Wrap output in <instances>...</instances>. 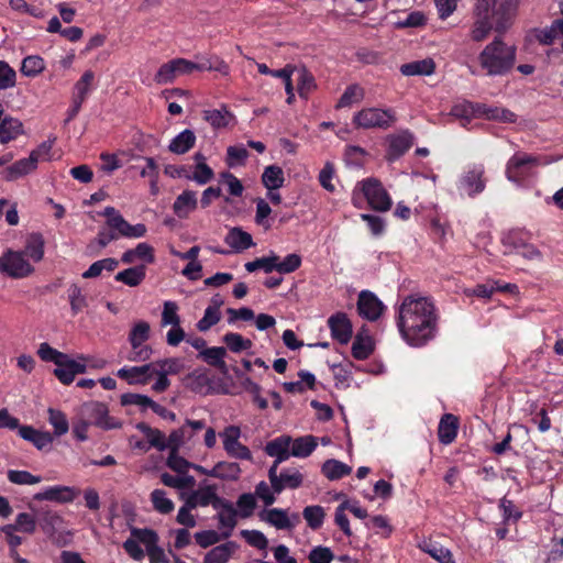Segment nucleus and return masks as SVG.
Listing matches in <instances>:
<instances>
[{
	"label": "nucleus",
	"instance_id": "obj_25",
	"mask_svg": "<svg viewBox=\"0 0 563 563\" xmlns=\"http://www.w3.org/2000/svg\"><path fill=\"white\" fill-rule=\"evenodd\" d=\"M291 437L280 435L266 444L265 452L269 456L275 457L276 464H280L291 456Z\"/></svg>",
	"mask_w": 563,
	"mask_h": 563
},
{
	"label": "nucleus",
	"instance_id": "obj_62",
	"mask_svg": "<svg viewBox=\"0 0 563 563\" xmlns=\"http://www.w3.org/2000/svg\"><path fill=\"white\" fill-rule=\"evenodd\" d=\"M223 342L234 353H240L252 346L251 340L244 339L241 334L234 332L227 333L223 336Z\"/></svg>",
	"mask_w": 563,
	"mask_h": 563
},
{
	"label": "nucleus",
	"instance_id": "obj_51",
	"mask_svg": "<svg viewBox=\"0 0 563 563\" xmlns=\"http://www.w3.org/2000/svg\"><path fill=\"white\" fill-rule=\"evenodd\" d=\"M44 69V59L38 55H30L22 60L20 71L25 77H36Z\"/></svg>",
	"mask_w": 563,
	"mask_h": 563
},
{
	"label": "nucleus",
	"instance_id": "obj_48",
	"mask_svg": "<svg viewBox=\"0 0 563 563\" xmlns=\"http://www.w3.org/2000/svg\"><path fill=\"white\" fill-rule=\"evenodd\" d=\"M67 296L71 313L75 316L82 311L87 306V297L77 284H71L67 289Z\"/></svg>",
	"mask_w": 563,
	"mask_h": 563
},
{
	"label": "nucleus",
	"instance_id": "obj_52",
	"mask_svg": "<svg viewBox=\"0 0 563 563\" xmlns=\"http://www.w3.org/2000/svg\"><path fill=\"white\" fill-rule=\"evenodd\" d=\"M482 108L481 112H478V117H484L488 120H497L501 122H515L516 114L504 108H490L485 104H479Z\"/></svg>",
	"mask_w": 563,
	"mask_h": 563
},
{
	"label": "nucleus",
	"instance_id": "obj_49",
	"mask_svg": "<svg viewBox=\"0 0 563 563\" xmlns=\"http://www.w3.org/2000/svg\"><path fill=\"white\" fill-rule=\"evenodd\" d=\"M560 38H563V19L553 21L549 27L540 31L538 35L539 42L543 45H551Z\"/></svg>",
	"mask_w": 563,
	"mask_h": 563
},
{
	"label": "nucleus",
	"instance_id": "obj_23",
	"mask_svg": "<svg viewBox=\"0 0 563 563\" xmlns=\"http://www.w3.org/2000/svg\"><path fill=\"white\" fill-rule=\"evenodd\" d=\"M117 375L129 385H145L153 377L150 363L141 366H124L117 372Z\"/></svg>",
	"mask_w": 563,
	"mask_h": 563
},
{
	"label": "nucleus",
	"instance_id": "obj_1",
	"mask_svg": "<svg viewBox=\"0 0 563 563\" xmlns=\"http://www.w3.org/2000/svg\"><path fill=\"white\" fill-rule=\"evenodd\" d=\"M437 321L434 303L424 296H406L397 310V328L412 346H421L434 338Z\"/></svg>",
	"mask_w": 563,
	"mask_h": 563
},
{
	"label": "nucleus",
	"instance_id": "obj_37",
	"mask_svg": "<svg viewBox=\"0 0 563 563\" xmlns=\"http://www.w3.org/2000/svg\"><path fill=\"white\" fill-rule=\"evenodd\" d=\"M44 239L40 233H32L27 236L24 250L25 257L30 260V262L38 263L44 257Z\"/></svg>",
	"mask_w": 563,
	"mask_h": 563
},
{
	"label": "nucleus",
	"instance_id": "obj_53",
	"mask_svg": "<svg viewBox=\"0 0 563 563\" xmlns=\"http://www.w3.org/2000/svg\"><path fill=\"white\" fill-rule=\"evenodd\" d=\"M48 422L54 429L56 437L64 435L69 430V423L64 412L58 409L48 408Z\"/></svg>",
	"mask_w": 563,
	"mask_h": 563
},
{
	"label": "nucleus",
	"instance_id": "obj_36",
	"mask_svg": "<svg viewBox=\"0 0 563 563\" xmlns=\"http://www.w3.org/2000/svg\"><path fill=\"white\" fill-rule=\"evenodd\" d=\"M242 470L235 462L220 461L214 465L213 478L225 482H236L240 479Z\"/></svg>",
	"mask_w": 563,
	"mask_h": 563
},
{
	"label": "nucleus",
	"instance_id": "obj_11",
	"mask_svg": "<svg viewBox=\"0 0 563 563\" xmlns=\"http://www.w3.org/2000/svg\"><path fill=\"white\" fill-rule=\"evenodd\" d=\"M241 429L238 426L231 424L225 427L219 437L223 444V450L230 457L239 460H252V453L250 449L241 443Z\"/></svg>",
	"mask_w": 563,
	"mask_h": 563
},
{
	"label": "nucleus",
	"instance_id": "obj_55",
	"mask_svg": "<svg viewBox=\"0 0 563 563\" xmlns=\"http://www.w3.org/2000/svg\"><path fill=\"white\" fill-rule=\"evenodd\" d=\"M412 145V135L410 133H402L393 136L389 142V154L394 157H399L405 154Z\"/></svg>",
	"mask_w": 563,
	"mask_h": 563
},
{
	"label": "nucleus",
	"instance_id": "obj_47",
	"mask_svg": "<svg viewBox=\"0 0 563 563\" xmlns=\"http://www.w3.org/2000/svg\"><path fill=\"white\" fill-rule=\"evenodd\" d=\"M352 468L338 460H328L322 465V473L330 481H335L349 475Z\"/></svg>",
	"mask_w": 563,
	"mask_h": 563
},
{
	"label": "nucleus",
	"instance_id": "obj_19",
	"mask_svg": "<svg viewBox=\"0 0 563 563\" xmlns=\"http://www.w3.org/2000/svg\"><path fill=\"white\" fill-rule=\"evenodd\" d=\"M217 485L202 483L199 488L192 492L186 499L189 507H207L209 505L214 508L222 499L217 494Z\"/></svg>",
	"mask_w": 563,
	"mask_h": 563
},
{
	"label": "nucleus",
	"instance_id": "obj_41",
	"mask_svg": "<svg viewBox=\"0 0 563 563\" xmlns=\"http://www.w3.org/2000/svg\"><path fill=\"white\" fill-rule=\"evenodd\" d=\"M318 442L317 438L313 435H305L299 437L292 440L290 444L291 456L295 457H307L309 456L317 448Z\"/></svg>",
	"mask_w": 563,
	"mask_h": 563
},
{
	"label": "nucleus",
	"instance_id": "obj_26",
	"mask_svg": "<svg viewBox=\"0 0 563 563\" xmlns=\"http://www.w3.org/2000/svg\"><path fill=\"white\" fill-rule=\"evenodd\" d=\"M154 260V250L145 242L139 243L134 249L125 251L121 256V262L124 264H135L140 261L145 266L146 264H152Z\"/></svg>",
	"mask_w": 563,
	"mask_h": 563
},
{
	"label": "nucleus",
	"instance_id": "obj_29",
	"mask_svg": "<svg viewBox=\"0 0 563 563\" xmlns=\"http://www.w3.org/2000/svg\"><path fill=\"white\" fill-rule=\"evenodd\" d=\"M236 550L233 541L216 545L205 554L202 563H228Z\"/></svg>",
	"mask_w": 563,
	"mask_h": 563
},
{
	"label": "nucleus",
	"instance_id": "obj_63",
	"mask_svg": "<svg viewBox=\"0 0 563 563\" xmlns=\"http://www.w3.org/2000/svg\"><path fill=\"white\" fill-rule=\"evenodd\" d=\"M221 313L217 306H208L203 317L198 321L197 328L201 332L208 331L211 327L220 321Z\"/></svg>",
	"mask_w": 563,
	"mask_h": 563
},
{
	"label": "nucleus",
	"instance_id": "obj_60",
	"mask_svg": "<svg viewBox=\"0 0 563 563\" xmlns=\"http://www.w3.org/2000/svg\"><path fill=\"white\" fill-rule=\"evenodd\" d=\"M214 177V173L207 163H200L195 165V169L191 174L186 175L188 180H192L198 185H206Z\"/></svg>",
	"mask_w": 563,
	"mask_h": 563
},
{
	"label": "nucleus",
	"instance_id": "obj_34",
	"mask_svg": "<svg viewBox=\"0 0 563 563\" xmlns=\"http://www.w3.org/2000/svg\"><path fill=\"white\" fill-rule=\"evenodd\" d=\"M365 98V89L358 84H352L345 88L335 104L336 109L351 108L362 102Z\"/></svg>",
	"mask_w": 563,
	"mask_h": 563
},
{
	"label": "nucleus",
	"instance_id": "obj_35",
	"mask_svg": "<svg viewBox=\"0 0 563 563\" xmlns=\"http://www.w3.org/2000/svg\"><path fill=\"white\" fill-rule=\"evenodd\" d=\"M419 549L439 563H455L452 552L438 542L422 541L419 543Z\"/></svg>",
	"mask_w": 563,
	"mask_h": 563
},
{
	"label": "nucleus",
	"instance_id": "obj_39",
	"mask_svg": "<svg viewBox=\"0 0 563 563\" xmlns=\"http://www.w3.org/2000/svg\"><path fill=\"white\" fill-rule=\"evenodd\" d=\"M146 276V266L136 265L124 271L119 272L114 279L130 287L139 286Z\"/></svg>",
	"mask_w": 563,
	"mask_h": 563
},
{
	"label": "nucleus",
	"instance_id": "obj_21",
	"mask_svg": "<svg viewBox=\"0 0 563 563\" xmlns=\"http://www.w3.org/2000/svg\"><path fill=\"white\" fill-rule=\"evenodd\" d=\"M219 528L225 530L223 537L228 538L231 536L234 527L236 526L238 510L233 504L224 498L220 500L218 505H214Z\"/></svg>",
	"mask_w": 563,
	"mask_h": 563
},
{
	"label": "nucleus",
	"instance_id": "obj_10",
	"mask_svg": "<svg viewBox=\"0 0 563 563\" xmlns=\"http://www.w3.org/2000/svg\"><path fill=\"white\" fill-rule=\"evenodd\" d=\"M200 65L186 58H175L163 64L156 71L154 80L158 85H167L173 82L177 77L189 75L195 70H199Z\"/></svg>",
	"mask_w": 563,
	"mask_h": 563
},
{
	"label": "nucleus",
	"instance_id": "obj_64",
	"mask_svg": "<svg viewBox=\"0 0 563 563\" xmlns=\"http://www.w3.org/2000/svg\"><path fill=\"white\" fill-rule=\"evenodd\" d=\"M238 515L242 518H249L253 515L256 507L255 496L251 493H245L239 496L236 500Z\"/></svg>",
	"mask_w": 563,
	"mask_h": 563
},
{
	"label": "nucleus",
	"instance_id": "obj_54",
	"mask_svg": "<svg viewBox=\"0 0 563 563\" xmlns=\"http://www.w3.org/2000/svg\"><path fill=\"white\" fill-rule=\"evenodd\" d=\"M230 118L231 113L225 108L203 111V119L214 129L225 128Z\"/></svg>",
	"mask_w": 563,
	"mask_h": 563
},
{
	"label": "nucleus",
	"instance_id": "obj_57",
	"mask_svg": "<svg viewBox=\"0 0 563 563\" xmlns=\"http://www.w3.org/2000/svg\"><path fill=\"white\" fill-rule=\"evenodd\" d=\"M225 349L222 346L208 347L201 351L200 355L203 360L212 366L219 367L221 371L227 369L225 362L223 361L225 356Z\"/></svg>",
	"mask_w": 563,
	"mask_h": 563
},
{
	"label": "nucleus",
	"instance_id": "obj_6",
	"mask_svg": "<svg viewBox=\"0 0 563 563\" xmlns=\"http://www.w3.org/2000/svg\"><path fill=\"white\" fill-rule=\"evenodd\" d=\"M178 311L179 307L177 302L172 300L164 301L161 317V327H170L166 333V342L169 346L179 345L186 336L185 331L180 325L181 320Z\"/></svg>",
	"mask_w": 563,
	"mask_h": 563
},
{
	"label": "nucleus",
	"instance_id": "obj_15",
	"mask_svg": "<svg viewBox=\"0 0 563 563\" xmlns=\"http://www.w3.org/2000/svg\"><path fill=\"white\" fill-rule=\"evenodd\" d=\"M520 0H493L490 11L495 18V29L498 32L506 31L516 16Z\"/></svg>",
	"mask_w": 563,
	"mask_h": 563
},
{
	"label": "nucleus",
	"instance_id": "obj_43",
	"mask_svg": "<svg viewBox=\"0 0 563 563\" xmlns=\"http://www.w3.org/2000/svg\"><path fill=\"white\" fill-rule=\"evenodd\" d=\"M285 181L284 172L277 165L267 166L262 175V183L267 190H277Z\"/></svg>",
	"mask_w": 563,
	"mask_h": 563
},
{
	"label": "nucleus",
	"instance_id": "obj_59",
	"mask_svg": "<svg viewBox=\"0 0 563 563\" xmlns=\"http://www.w3.org/2000/svg\"><path fill=\"white\" fill-rule=\"evenodd\" d=\"M373 352V342L371 338L357 335L352 344V355L356 360H365Z\"/></svg>",
	"mask_w": 563,
	"mask_h": 563
},
{
	"label": "nucleus",
	"instance_id": "obj_17",
	"mask_svg": "<svg viewBox=\"0 0 563 563\" xmlns=\"http://www.w3.org/2000/svg\"><path fill=\"white\" fill-rule=\"evenodd\" d=\"M384 309L385 306L374 292L368 290H362L360 292L357 311L361 317L368 321H375L382 316Z\"/></svg>",
	"mask_w": 563,
	"mask_h": 563
},
{
	"label": "nucleus",
	"instance_id": "obj_7",
	"mask_svg": "<svg viewBox=\"0 0 563 563\" xmlns=\"http://www.w3.org/2000/svg\"><path fill=\"white\" fill-rule=\"evenodd\" d=\"M77 413L90 426H96L104 430L118 429L121 423L109 416L108 407L99 401H89L82 404Z\"/></svg>",
	"mask_w": 563,
	"mask_h": 563
},
{
	"label": "nucleus",
	"instance_id": "obj_46",
	"mask_svg": "<svg viewBox=\"0 0 563 563\" xmlns=\"http://www.w3.org/2000/svg\"><path fill=\"white\" fill-rule=\"evenodd\" d=\"M301 265V257L296 253L288 254L283 260L274 253V271L279 274H290Z\"/></svg>",
	"mask_w": 563,
	"mask_h": 563
},
{
	"label": "nucleus",
	"instance_id": "obj_44",
	"mask_svg": "<svg viewBox=\"0 0 563 563\" xmlns=\"http://www.w3.org/2000/svg\"><path fill=\"white\" fill-rule=\"evenodd\" d=\"M151 327L147 321L140 320L133 324L129 333V342L131 347L139 345H146L145 342L150 339Z\"/></svg>",
	"mask_w": 563,
	"mask_h": 563
},
{
	"label": "nucleus",
	"instance_id": "obj_18",
	"mask_svg": "<svg viewBox=\"0 0 563 563\" xmlns=\"http://www.w3.org/2000/svg\"><path fill=\"white\" fill-rule=\"evenodd\" d=\"M262 519L279 530H291L300 522L298 514H291L289 516L288 511L282 508H271L266 510L262 515Z\"/></svg>",
	"mask_w": 563,
	"mask_h": 563
},
{
	"label": "nucleus",
	"instance_id": "obj_38",
	"mask_svg": "<svg viewBox=\"0 0 563 563\" xmlns=\"http://www.w3.org/2000/svg\"><path fill=\"white\" fill-rule=\"evenodd\" d=\"M439 440L443 444H450L454 441L457 435V419L451 413H446L442 417L439 429Z\"/></svg>",
	"mask_w": 563,
	"mask_h": 563
},
{
	"label": "nucleus",
	"instance_id": "obj_2",
	"mask_svg": "<svg viewBox=\"0 0 563 563\" xmlns=\"http://www.w3.org/2000/svg\"><path fill=\"white\" fill-rule=\"evenodd\" d=\"M477 60L487 76H505L515 66L516 47L497 36L482 49Z\"/></svg>",
	"mask_w": 563,
	"mask_h": 563
},
{
	"label": "nucleus",
	"instance_id": "obj_22",
	"mask_svg": "<svg viewBox=\"0 0 563 563\" xmlns=\"http://www.w3.org/2000/svg\"><path fill=\"white\" fill-rule=\"evenodd\" d=\"M78 492L76 488L64 485L49 486L34 495V499L37 501L48 500L56 503H71Z\"/></svg>",
	"mask_w": 563,
	"mask_h": 563
},
{
	"label": "nucleus",
	"instance_id": "obj_31",
	"mask_svg": "<svg viewBox=\"0 0 563 563\" xmlns=\"http://www.w3.org/2000/svg\"><path fill=\"white\" fill-rule=\"evenodd\" d=\"M37 167V164L34 162V158L29 155V157L19 159L8 168H5L2 172V176L4 179L11 181L15 180L22 176H25L30 174L31 172L35 170Z\"/></svg>",
	"mask_w": 563,
	"mask_h": 563
},
{
	"label": "nucleus",
	"instance_id": "obj_30",
	"mask_svg": "<svg viewBox=\"0 0 563 563\" xmlns=\"http://www.w3.org/2000/svg\"><path fill=\"white\" fill-rule=\"evenodd\" d=\"M435 71V63L431 57L413 60L400 66L404 76H430Z\"/></svg>",
	"mask_w": 563,
	"mask_h": 563
},
{
	"label": "nucleus",
	"instance_id": "obj_5",
	"mask_svg": "<svg viewBox=\"0 0 563 563\" xmlns=\"http://www.w3.org/2000/svg\"><path fill=\"white\" fill-rule=\"evenodd\" d=\"M461 196L475 197L486 188L485 167L483 164L468 165L456 183Z\"/></svg>",
	"mask_w": 563,
	"mask_h": 563
},
{
	"label": "nucleus",
	"instance_id": "obj_20",
	"mask_svg": "<svg viewBox=\"0 0 563 563\" xmlns=\"http://www.w3.org/2000/svg\"><path fill=\"white\" fill-rule=\"evenodd\" d=\"M331 336L341 344H346L352 338V323L344 312H336L328 319Z\"/></svg>",
	"mask_w": 563,
	"mask_h": 563
},
{
	"label": "nucleus",
	"instance_id": "obj_50",
	"mask_svg": "<svg viewBox=\"0 0 563 563\" xmlns=\"http://www.w3.org/2000/svg\"><path fill=\"white\" fill-rule=\"evenodd\" d=\"M119 265L115 258L108 257L92 263L87 271L82 273L84 278L99 277L103 271L113 272Z\"/></svg>",
	"mask_w": 563,
	"mask_h": 563
},
{
	"label": "nucleus",
	"instance_id": "obj_56",
	"mask_svg": "<svg viewBox=\"0 0 563 563\" xmlns=\"http://www.w3.org/2000/svg\"><path fill=\"white\" fill-rule=\"evenodd\" d=\"M151 501L154 509L163 515L170 514L174 510V503L167 497V494L163 489H154L151 493Z\"/></svg>",
	"mask_w": 563,
	"mask_h": 563
},
{
	"label": "nucleus",
	"instance_id": "obj_16",
	"mask_svg": "<svg viewBox=\"0 0 563 563\" xmlns=\"http://www.w3.org/2000/svg\"><path fill=\"white\" fill-rule=\"evenodd\" d=\"M131 532L141 540L146 549L150 563H168L164 550L158 547V536L152 529L131 528Z\"/></svg>",
	"mask_w": 563,
	"mask_h": 563
},
{
	"label": "nucleus",
	"instance_id": "obj_14",
	"mask_svg": "<svg viewBox=\"0 0 563 563\" xmlns=\"http://www.w3.org/2000/svg\"><path fill=\"white\" fill-rule=\"evenodd\" d=\"M537 164V157L525 153H517L506 165V177L509 181L520 186L522 180L529 176L530 167Z\"/></svg>",
	"mask_w": 563,
	"mask_h": 563
},
{
	"label": "nucleus",
	"instance_id": "obj_32",
	"mask_svg": "<svg viewBox=\"0 0 563 563\" xmlns=\"http://www.w3.org/2000/svg\"><path fill=\"white\" fill-rule=\"evenodd\" d=\"M23 133V124L19 119L4 117L0 122V143L7 144Z\"/></svg>",
	"mask_w": 563,
	"mask_h": 563
},
{
	"label": "nucleus",
	"instance_id": "obj_42",
	"mask_svg": "<svg viewBox=\"0 0 563 563\" xmlns=\"http://www.w3.org/2000/svg\"><path fill=\"white\" fill-rule=\"evenodd\" d=\"M295 73L297 74V91L301 98L307 99L317 87L314 77L303 66L296 67Z\"/></svg>",
	"mask_w": 563,
	"mask_h": 563
},
{
	"label": "nucleus",
	"instance_id": "obj_4",
	"mask_svg": "<svg viewBox=\"0 0 563 563\" xmlns=\"http://www.w3.org/2000/svg\"><path fill=\"white\" fill-rule=\"evenodd\" d=\"M360 188L366 198L371 208L377 211H387L391 207V199L383 187L382 183L376 178H367L360 181L355 189ZM353 203L358 207V198L356 190L353 192Z\"/></svg>",
	"mask_w": 563,
	"mask_h": 563
},
{
	"label": "nucleus",
	"instance_id": "obj_61",
	"mask_svg": "<svg viewBox=\"0 0 563 563\" xmlns=\"http://www.w3.org/2000/svg\"><path fill=\"white\" fill-rule=\"evenodd\" d=\"M302 516L308 526L311 529L317 530L323 523L324 510L321 506H307L302 511Z\"/></svg>",
	"mask_w": 563,
	"mask_h": 563
},
{
	"label": "nucleus",
	"instance_id": "obj_9",
	"mask_svg": "<svg viewBox=\"0 0 563 563\" xmlns=\"http://www.w3.org/2000/svg\"><path fill=\"white\" fill-rule=\"evenodd\" d=\"M101 214L107 218V225L117 231L118 238L137 239L146 234L147 229L143 223L130 224L113 207H106Z\"/></svg>",
	"mask_w": 563,
	"mask_h": 563
},
{
	"label": "nucleus",
	"instance_id": "obj_12",
	"mask_svg": "<svg viewBox=\"0 0 563 563\" xmlns=\"http://www.w3.org/2000/svg\"><path fill=\"white\" fill-rule=\"evenodd\" d=\"M490 7L492 0H477L475 3V22L471 29V38L474 42L484 41L493 29Z\"/></svg>",
	"mask_w": 563,
	"mask_h": 563
},
{
	"label": "nucleus",
	"instance_id": "obj_28",
	"mask_svg": "<svg viewBox=\"0 0 563 563\" xmlns=\"http://www.w3.org/2000/svg\"><path fill=\"white\" fill-rule=\"evenodd\" d=\"M224 242L235 253H241V252L254 246L252 235L238 227L229 230V232L227 233V235L224 238Z\"/></svg>",
	"mask_w": 563,
	"mask_h": 563
},
{
	"label": "nucleus",
	"instance_id": "obj_58",
	"mask_svg": "<svg viewBox=\"0 0 563 563\" xmlns=\"http://www.w3.org/2000/svg\"><path fill=\"white\" fill-rule=\"evenodd\" d=\"M303 476L298 470H284L280 472V478L278 485L280 486V493L286 489H295L302 485Z\"/></svg>",
	"mask_w": 563,
	"mask_h": 563
},
{
	"label": "nucleus",
	"instance_id": "obj_45",
	"mask_svg": "<svg viewBox=\"0 0 563 563\" xmlns=\"http://www.w3.org/2000/svg\"><path fill=\"white\" fill-rule=\"evenodd\" d=\"M93 79L95 74L91 70H86L80 79L74 85L71 99L84 103L91 91Z\"/></svg>",
	"mask_w": 563,
	"mask_h": 563
},
{
	"label": "nucleus",
	"instance_id": "obj_8",
	"mask_svg": "<svg viewBox=\"0 0 563 563\" xmlns=\"http://www.w3.org/2000/svg\"><path fill=\"white\" fill-rule=\"evenodd\" d=\"M0 272L12 278H24L33 274L34 267L25 252L8 250L0 256Z\"/></svg>",
	"mask_w": 563,
	"mask_h": 563
},
{
	"label": "nucleus",
	"instance_id": "obj_13",
	"mask_svg": "<svg viewBox=\"0 0 563 563\" xmlns=\"http://www.w3.org/2000/svg\"><path fill=\"white\" fill-rule=\"evenodd\" d=\"M88 367V356L78 355L76 358H71L65 354V358H59L54 369V375L64 385H69L74 382L77 374L86 373Z\"/></svg>",
	"mask_w": 563,
	"mask_h": 563
},
{
	"label": "nucleus",
	"instance_id": "obj_27",
	"mask_svg": "<svg viewBox=\"0 0 563 563\" xmlns=\"http://www.w3.org/2000/svg\"><path fill=\"white\" fill-rule=\"evenodd\" d=\"M19 435L31 442L37 450H45L53 443V435L47 431H40L31 426H21L19 428Z\"/></svg>",
	"mask_w": 563,
	"mask_h": 563
},
{
	"label": "nucleus",
	"instance_id": "obj_40",
	"mask_svg": "<svg viewBox=\"0 0 563 563\" xmlns=\"http://www.w3.org/2000/svg\"><path fill=\"white\" fill-rule=\"evenodd\" d=\"M152 374L175 375L184 369V362L178 357L163 358L151 362Z\"/></svg>",
	"mask_w": 563,
	"mask_h": 563
},
{
	"label": "nucleus",
	"instance_id": "obj_3",
	"mask_svg": "<svg viewBox=\"0 0 563 563\" xmlns=\"http://www.w3.org/2000/svg\"><path fill=\"white\" fill-rule=\"evenodd\" d=\"M353 124L358 129L387 130L396 122V113L390 108H363L353 115Z\"/></svg>",
	"mask_w": 563,
	"mask_h": 563
},
{
	"label": "nucleus",
	"instance_id": "obj_24",
	"mask_svg": "<svg viewBox=\"0 0 563 563\" xmlns=\"http://www.w3.org/2000/svg\"><path fill=\"white\" fill-rule=\"evenodd\" d=\"M197 207L198 198L196 191L186 189L176 197L173 203V212L178 219L185 220L190 217Z\"/></svg>",
	"mask_w": 563,
	"mask_h": 563
},
{
	"label": "nucleus",
	"instance_id": "obj_33",
	"mask_svg": "<svg viewBox=\"0 0 563 563\" xmlns=\"http://www.w3.org/2000/svg\"><path fill=\"white\" fill-rule=\"evenodd\" d=\"M196 135L194 131L186 129L178 133L169 143L168 150L174 154H185L195 146Z\"/></svg>",
	"mask_w": 563,
	"mask_h": 563
}]
</instances>
